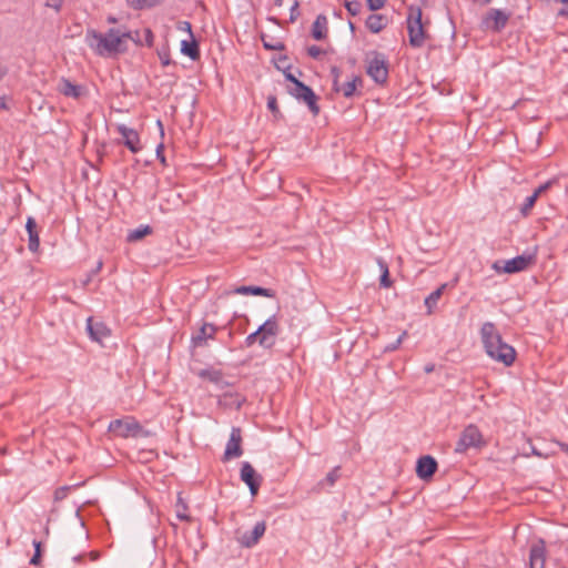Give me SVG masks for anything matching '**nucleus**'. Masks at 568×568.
<instances>
[{
    "label": "nucleus",
    "instance_id": "45",
    "mask_svg": "<svg viewBox=\"0 0 568 568\" xmlns=\"http://www.w3.org/2000/svg\"><path fill=\"white\" fill-rule=\"evenodd\" d=\"M144 41L146 45L151 47L153 44V33L150 29H144Z\"/></svg>",
    "mask_w": 568,
    "mask_h": 568
},
{
    "label": "nucleus",
    "instance_id": "23",
    "mask_svg": "<svg viewBox=\"0 0 568 568\" xmlns=\"http://www.w3.org/2000/svg\"><path fill=\"white\" fill-rule=\"evenodd\" d=\"M387 24V18L383 14L373 13L366 19V27L373 33L381 32Z\"/></svg>",
    "mask_w": 568,
    "mask_h": 568
},
{
    "label": "nucleus",
    "instance_id": "26",
    "mask_svg": "<svg viewBox=\"0 0 568 568\" xmlns=\"http://www.w3.org/2000/svg\"><path fill=\"white\" fill-rule=\"evenodd\" d=\"M362 78L354 75L351 81H347L341 85V92L345 98H352L355 94L357 84L362 85Z\"/></svg>",
    "mask_w": 568,
    "mask_h": 568
},
{
    "label": "nucleus",
    "instance_id": "7",
    "mask_svg": "<svg viewBox=\"0 0 568 568\" xmlns=\"http://www.w3.org/2000/svg\"><path fill=\"white\" fill-rule=\"evenodd\" d=\"M483 444V436L477 426L468 425L460 434L455 452L462 454L469 448L480 447Z\"/></svg>",
    "mask_w": 568,
    "mask_h": 568
},
{
    "label": "nucleus",
    "instance_id": "42",
    "mask_svg": "<svg viewBox=\"0 0 568 568\" xmlns=\"http://www.w3.org/2000/svg\"><path fill=\"white\" fill-rule=\"evenodd\" d=\"M178 29L180 31H185L190 34L191 38H193V33H192V26L189 21H180L178 23Z\"/></svg>",
    "mask_w": 568,
    "mask_h": 568
},
{
    "label": "nucleus",
    "instance_id": "53",
    "mask_svg": "<svg viewBox=\"0 0 568 568\" xmlns=\"http://www.w3.org/2000/svg\"><path fill=\"white\" fill-rule=\"evenodd\" d=\"M555 444L557 446H559L561 448L562 452H565L566 454H568V444H565V443H561V442H555Z\"/></svg>",
    "mask_w": 568,
    "mask_h": 568
},
{
    "label": "nucleus",
    "instance_id": "12",
    "mask_svg": "<svg viewBox=\"0 0 568 568\" xmlns=\"http://www.w3.org/2000/svg\"><path fill=\"white\" fill-rule=\"evenodd\" d=\"M532 255H518L511 260L504 261L503 273L513 274L518 273L526 270L529 265L534 263Z\"/></svg>",
    "mask_w": 568,
    "mask_h": 568
},
{
    "label": "nucleus",
    "instance_id": "17",
    "mask_svg": "<svg viewBox=\"0 0 568 568\" xmlns=\"http://www.w3.org/2000/svg\"><path fill=\"white\" fill-rule=\"evenodd\" d=\"M509 17L499 9H490L485 18V23L494 31H500L507 24Z\"/></svg>",
    "mask_w": 568,
    "mask_h": 568
},
{
    "label": "nucleus",
    "instance_id": "43",
    "mask_svg": "<svg viewBox=\"0 0 568 568\" xmlns=\"http://www.w3.org/2000/svg\"><path fill=\"white\" fill-rule=\"evenodd\" d=\"M258 338H260V334L257 333V331H255L246 336L245 345L247 347H251L256 341H258Z\"/></svg>",
    "mask_w": 568,
    "mask_h": 568
},
{
    "label": "nucleus",
    "instance_id": "31",
    "mask_svg": "<svg viewBox=\"0 0 568 568\" xmlns=\"http://www.w3.org/2000/svg\"><path fill=\"white\" fill-rule=\"evenodd\" d=\"M339 466L335 467L334 469H332L325 477V479L323 481H321V485H328V486H334V484L336 483V480L341 477V473H339Z\"/></svg>",
    "mask_w": 568,
    "mask_h": 568
},
{
    "label": "nucleus",
    "instance_id": "40",
    "mask_svg": "<svg viewBox=\"0 0 568 568\" xmlns=\"http://www.w3.org/2000/svg\"><path fill=\"white\" fill-rule=\"evenodd\" d=\"M324 51L317 45H311L307 48V54L313 59H318Z\"/></svg>",
    "mask_w": 568,
    "mask_h": 568
},
{
    "label": "nucleus",
    "instance_id": "14",
    "mask_svg": "<svg viewBox=\"0 0 568 568\" xmlns=\"http://www.w3.org/2000/svg\"><path fill=\"white\" fill-rule=\"evenodd\" d=\"M118 132L123 138L124 145L132 152L138 153L141 150L139 134L134 129L124 124L118 125Z\"/></svg>",
    "mask_w": 568,
    "mask_h": 568
},
{
    "label": "nucleus",
    "instance_id": "21",
    "mask_svg": "<svg viewBox=\"0 0 568 568\" xmlns=\"http://www.w3.org/2000/svg\"><path fill=\"white\" fill-rule=\"evenodd\" d=\"M59 91L65 97L78 99L82 94V87L72 83L69 79L62 78L59 83Z\"/></svg>",
    "mask_w": 568,
    "mask_h": 568
},
{
    "label": "nucleus",
    "instance_id": "52",
    "mask_svg": "<svg viewBox=\"0 0 568 568\" xmlns=\"http://www.w3.org/2000/svg\"><path fill=\"white\" fill-rule=\"evenodd\" d=\"M287 60H288V59H287V57H286V55H282V57H280V58H278V61H277V63H276V64H280V65H282V67H286V65H287Z\"/></svg>",
    "mask_w": 568,
    "mask_h": 568
},
{
    "label": "nucleus",
    "instance_id": "18",
    "mask_svg": "<svg viewBox=\"0 0 568 568\" xmlns=\"http://www.w3.org/2000/svg\"><path fill=\"white\" fill-rule=\"evenodd\" d=\"M217 327L211 323H204L199 332L192 336L194 346H203L209 338H214Z\"/></svg>",
    "mask_w": 568,
    "mask_h": 568
},
{
    "label": "nucleus",
    "instance_id": "22",
    "mask_svg": "<svg viewBox=\"0 0 568 568\" xmlns=\"http://www.w3.org/2000/svg\"><path fill=\"white\" fill-rule=\"evenodd\" d=\"M235 294H242V295H261L265 297H274L275 292L271 288H264L261 286H239L234 290Z\"/></svg>",
    "mask_w": 568,
    "mask_h": 568
},
{
    "label": "nucleus",
    "instance_id": "55",
    "mask_svg": "<svg viewBox=\"0 0 568 568\" xmlns=\"http://www.w3.org/2000/svg\"><path fill=\"white\" fill-rule=\"evenodd\" d=\"M0 109L1 110H7L8 109V104L6 102V98L4 97H0Z\"/></svg>",
    "mask_w": 568,
    "mask_h": 568
},
{
    "label": "nucleus",
    "instance_id": "6",
    "mask_svg": "<svg viewBox=\"0 0 568 568\" xmlns=\"http://www.w3.org/2000/svg\"><path fill=\"white\" fill-rule=\"evenodd\" d=\"M287 92L296 100L304 102L313 115H317L320 113V105L317 103L318 98L311 87L300 81L296 82L295 85L287 87Z\"/></svg>",
    "mask_w": 568,
    "mask_h": 568
},
{
    "label": "nucleus",
    "instance_id": "61",
    "mask_svg": "<svg viewBox=\"0 0 568 568\" xmlns=\"http://www.w3.org/2000/svg\"><path fill=\"white\" fill-rule=\"evenodd\" d=\"M407 336V332L404 331L398 338H402V342L404 341V338Z\"/></svg>",
    "mask_w": 568,
    "mask_h": 568
},
{
    "label": "nucleus",
    "instance_id": "35",
    "mask_svg": "<svg viewBox=\"0 0 568 568\" xmlns=\"http://www.w3.org/2000/svg\"><path fill=\"white\" fill-rule=\"evenodd\" d=\"M536 201L537 199L532 194L528 196L523 206L520 207V213L524 216H527L530 213L531 209L534 207Z\"/></svg>",
    "mask_w": 568,
    "mask_h": 568
},
{
    "label": "nucleus",
    "instance_id": "47",
    "mask_svg": "<svg viewBox=\"0 0 568 568\" xmlns=\"http://www.w3.org/2000/svg\"><path fill=\"white\" fill-rule=\"evenodd\" d=\"M163 149H164L163 144H159L158 145V148H156V156L160 159V161L162 163H165V158L163 155Z\"/></svg>",
    "mask_w": 568,
    "mask_h": 568
},
{
    "label": "nucleus",
    "instance_id": "5",
    "mask_svg": "<svg viewBox=\"0 0 568 568\" xmlns=\"http://www.w3.org/2000/svg\"><path fill=\"white\" fill-rule=\"evenodd\" d=\"M109 430L121 437H146L149 432L133 418L114 419L109 425Z\"/></svg>",
    "mask_w": 568,
    "mask_h": 568
},
{
    "label": "nucleus",
    "instance_id": "48",
    "mask_svg": "<svg viewBox=\"0 0 568 568\" xmlns=\"http://www.w3.org/2000/svg\"><path fill=\"white\" fill-rule=\"evenodd\" d=\"M102 261H99L97 266L94 267V270H92L90 276L88 277L85 284L91 280V276H93L94 274H97L98 272H100V270L102 268Z\"/></svg>",
    "mask_w": 568,
    "mask_h": 568
},
{
    "label": "nucleus",
    "instance_id": "41",
    "mask_svg": "<svg viewBox=\"0 0 568 568\" xmlns=\"http://www.w3.org/2000/svg\"><path fill=\"white\" fill-rule=\"evenodd\" d=\"M385 2L386 0H367V6L371 11H377L384 7Z\"/></svg>",
    "mask_w": 568,
    "mask_h": 568
},
{
    "label": "nucleus",
    "instance_id": "58",
    "mask_svg": "<svg viewBox=\"0 0 568 568\" xmlns=\"http://www.w3.org/2000/svg\"><path fill=\"white\" fill-rule=\"evenodd\" d=\"M434 371V365H427L425 366V372L426 373H432Z\"/></svg>",
    "mask_w": 568,
    "mask_h": 568
},
{
    "label": "nucleus",
    "instance_id": "56",
    "mask_svg": "<svg viewBox=\"0 0 568 568\" xmlns=\"http://www.w3.org/2000/svg\"><path fill=\"white\" fill-rule=\"evenodd\" d=\"M532 454L536 455V456H539V457H548L549 456L548 453L544 454V453L539 452L536 448H532Z\"/></svg>",
    "mask_w": 568,
    "mask_h": 568
},
{
    "label": "nucleus",
    "instance_id": "10",
    "mask_svg": "<svg viewBox=\"0 0 568 568\" xmlns=\"http://www.w3.org/2000/svg\"><path fill=\"white\" fill-rule=\"evenodd\" d=\"M240 477L248 486L251 494L255 496L260 489L262 476L256 473L248 462L242 464Z\"/></svg>",
    "mask_w": 568,
    "mask_h": 568
},
{
    "label": "nucleus",
    "instance_id": "1",
    "mask_svg": "<svg viewBox=\"0 0 568 568\" xmlns=\"http://www.w3.org/2000/svg\"><path fill=\"white\" fill-rule=\"evenodd\" d=\"M126 38H131V32H120L118 29H110L105 34L89 29L85 33L88 45L102 57L124 52Z\"/></svg>",
    "mask_w": 568,
    "mask_h": 568
},
{
    "label": "nucleus",
    "instance_id": "36",
    "mask_svg": "<svg viewBox=\"0 0 568 568\" xmlns=\"http://www.w3.org/2000/svg\"><path fill=\"white\" fill-rule=\"evenodd\" d=\"M555 183H557L556 179H551L544 184L539 185L532 193V195L538 199L541 194L548 191Z\"/></svg>",
    "mask_w": 568,
    "mask_h": 568
},
{
    "label": "nucleus",
    "instance_id": "51",
    "mask_svg": "<svg viewBox=\"0 0 568 568\" xmlns=\"http://www.w3.org/2000/svg\"><path fill=\"white\" fill-rule=\"evenodd\" d=\"M298 2L295 1L292 9H291V21H294L296 19L295 11L297 10Z\"/></svg>",
    "mask_w": 568,
    "mask_h": 568
},
{
    "label": "nucleus",
    "instance_id": "13",
    "mask_svg": "<svg viewBox=\"0 0 568 568\" xmlns=\"http://www.w3.org/2000/svg\"><path fill=\"white\" fill-rule=\"evenodd\" d=\"M437 462L434 457L426 455L417 460L416 474L420 479L430 478L437 470Z\"/></svg>",
    "mask_w": 568,
    "mask_h": 568
},
{
    "label": "nucleus",
    "instance_id": "63",
    "mask_svg": "<svg viewBox=\"0 0 568 568\" xmlns=\"http://www.w3.org/2000/svg\"><path fill=\"white\" fill-rule=\"evenodd\" d=\"M178 517H179L180 519H182V520H187V519H189V517H187V516H185V515H178Z\"/></svg>",
    "mask_w": 568,
    "mask_h": 568
},
{
    "label": "nucleus",
    "instance_id": "62",
    "mask_svg": "<svg viewBox=\"0 0 568 568\" xmlns=\"http://www.w3.org/2000/svg\"><path fill=\"white\" fill-rule=\"evenodd\" d=\"M130 39H131V40H133V41H134V42H136V43H141V39H138V37H134V38H133V37L131 36V38H130Z\"/></svg>",
    "mask_w": 568,
    "mask_h": 568
},
{
    "label": "nucleus",
    "instance_id": "11",
    "mask_svg": "<svg viewBox=\"0 0 568 568\" xmlns=\"http://www.w3.org/2000/svg\"><path fill=\"white\" fill-rule=\"evenodd\" d=\"M242 436L241 429L239 427H233L231 430V435L229 442L225 447L223 460H230L232 458H239L243 454V449L241 447Z\"/></svg>",
    "mask_w": 568,
    "mask_h": 568
},
{
    "label": "nucleus",
    "instance_id": "33",
    "mask_svg": "<svg viewBox=\"0 0 568 568\" xmlns=\"http://www.w3.org/2000/svg\"><path fill=\"white\" fill-rule=\"evenodd\" d=\"M267 108L270 109V111L273 113L274 118L275 119H280L282 118V113L278 109V105H277V100H276V97L274 95H270L267 98Z\"/></svg>",
    "mask_w": 568,
    "mask_h": 568
},
{
    "label": "nucleus",
    "instance_id": "3",
    "mask_svg": "<svg viewBox=\"0 0 568 568\" xmlns=\"http://www.w3.org/2000/svg\"><path fill=\"white\" fill-rule=\"evenodd\" d=\"M366 73L377 83L385 84L388 79V60L384 53L371 51L366 54Z\"/></svg>",
    "mask_w": 568,
    "mask_h": 568
},
{
    "label": "nucleus",
    "instance_id": "64",
    "mask_svg": "<svg viewBox=\"0 0 568 568\" xmlns=\"http://www.w3.org/2000/svg\"><path fill=\"white\" fill-rule=\"evenodd\" d=\"M108 21L111 22V23L116 22L115 18H113V17H109Z\"/></svg>",
    "mask_w": 568,
    "mask_h": 568
},
{
    "label": "nucleus",
    "instance_id": "25",
    "mask_svg": "<svg viewBox=\"0 0 568 568\" xmlns=\"http://www.w3.org/2000/svg\"><path fill=\"white\" fill-rule=\"evenodd\" d=\"M181 51L192 60H196L200 57L199 44L193 38L191 41L183 40L181 42Z\"/></svg>",
    "mask_w": 568,
    "mask_h": 568
},
{
    "label": "nucleus",
    "instance_id": "15",
    "mask_svg": "<svg viewBox=\"0 0 568 568\" xmlns=\"http://www.w3.org/2000/svg\"><path fill=\"white\" fill-rule=\"evenodd\" d=\"M87 331L92 341L102 343L104 338L109 337L111 332L108 326L102 322H95L92 317L87 321Z\"/></svg>",
    "mask_w": 568,
    "mask_h": 568
},
{
    "label": "nucleus",
    "instance_id": "44",
    "mask_svg": "<svg viewBox=\"0 0 568 568\" xmlns=\"http://www.w3.org/2000/svg\"><path fill=\"white\" fill-rule=\"evenodd\" d=\"M400 344H402V338H397L394 343L386 345L384 348V352L385 353L394 352L399 347Z\"/></svg>",
    "mask_w": 568,
    "mask_h": 568
},
{
    "label": "nucleus",
    "instance_id": "57",
    "mask_svg": "<svg viewBox=\"0 0 568 568\" xmlns=\"http://www.w3.org/2000/svg\"><path fill=\"white\" fill-rule=\"evenodd\" d=\"M558 16L560 17H568V8L567 9H560L558 12Z\"/></svg>",
    "mask_w": 568,
    "mask_h": 568
},
{
    "label": "nucleus",
    "instance_id": "9",
    "mask_svg": "<svg viewBox=\"0 0 568 568\" xmlns=\"http://www.w3.org/2000/svg\"><path fill=\"white\" fill-rule=\"evenodd\" d=\"M266 525L264 521H258L252 529V531H240L236 530V540L246 548L253 547L257 544L260 538L264 535Z\"/></svg>",
    "mask_w": 568,
    "mask_h": 568
},
{
    "label": "nucleus",
    "instance_id": "27",
    "mask_svg": "<svg viewBox=\"0 0 568 568\" xmlns=\"http://www.w3.org/2000/svg\"><path fill=\"white\" fill-rule=\"evenodd\" d=\"M152 229L149 225L140 226L128 234L129 242H135L143 239L145 235L151 234Z\"/></svg>",
    "mask_w": 568,
    "mask_h": 568
},
{
    "label": "nucleus",
    "instance_id": "28",
    "mask_svg": "<svg viewBox=\"0 0 568 568\" xmlns=\"http://www.w3.org/2000/svg\"><path fill=\"white\" fill-rule=\"evenodd\" d=\"M378 265L382 270V275L379 278L381 286L388 288L392 285V281L389 278L388 266L383 260H378Z\"/></svg>",
    "mask_w": 568,
    "mask_h": 568
},
{
    "label": "nucleus",
    "instance_id": "50",
    "mask_svg": "<svg viewBox=\"0 0 568 568\" xmlns=\"http://www.w3.org/2000/svg\"><path fill=\"white\" fill-rule=\"evenodd\" d=\"M331 73L333 75V79L339 80L341 77V70L337 67H332Z\"/></svg>",
    "mask_w": 568,
    "mask_h": 568
},
{
    "label": "nucleus",
    "instance_id": "8",
    "mask_svg": "<svg viewBox=\"0 0 568 568\" xmlns=\"http://www.w3.org/2000/svg\"><path fill=\"white\" fill-rule=\"evenodd\" d=\"M256 331L260 334L258 344L264 347H271L274 344V337L278 332V325L275 316L266 320Z\"/></svg>",
    "mask_w": 568,
    "mask_h": 568
},
{
    "label": "nucleus",
    "instance_id": "2",
    "mask_svg": "<svg viewBox=\"0 0 568 568\" xmlns=\"http://www.w3.org/2000/svg\"><path fill=\"white\" fill-rule=\"evenodd\" d=\"M481 341L486 353L493 359L510 366L515 358V348L505 343L491 322H486L480 328Z\"/></svg>",
    "mask_w": 568,
    "mask_h": 568
},
{
    "label": "nucleus",
    "instance_id": "4",
    "mask_svg": "<svg viewBox=\"0 0 568 568\" xmlns=\"http://www.w3.org/2000/svg\"><path fill=\"white\" fill-rule=\"evenodd\" d=\"M407 30L410 45L414 48H420L424 44L426 38L424 24L422 22L420 8H409V13L407 17Z\"/></svg>",
    "mask_w": 568,
    "mask_h": 568
},
{
    "label": "nucleus",
    "instance_id": "60",
    "mask_svg": "<svg viewBox=\"0 0 568 568\" xmlns=\"http://www.w3.org/2000/svg\"><path fill=\"white\" fill-rule=\"evenodd\" d=\"M283 1H284V0H274V3H275L277 7H282V6H283Z\"/></svg>",
    "mask_w": 568,
    "mask_h": 568
},
{
    "label": "nucleus",
    "instance_id": "24",
    "mask_svg": "<svg viewBox=\"0 0 568 568\" xmlns=\"http://www.w3.org/2000/svg\"><path fill=\"white\" fill-rule=\"evenodd\" d=\"M446 287L447 284H442L438 288H436L425 298V305L427 307L428 314H432L434 312V308L436 307L437 302L442 297Z\"/></svg>",
    "mask_w": 568,
    "mask_h": 568
},
{
    "label": "nucleus",
    "instance_id": "49",
    "mask_svg": "<svg viewBox=\"0 0 568 568\" xmlns=\"http://www.w3.org/2000/svg\"><path fill=\"white\" fill-rule=\"evenodd\" d=\"M503 265H504V261H496V262L493 264V268H494L497 273H503Z\"/></svg>",
    "mask_w": 568,
    "mask_h": 568
},
{
    "label": "nucleus",
    "instance_id": "46",
    "mask_svg": "<svg viewBox=\"0 0 568 568\" xmlns=\"http://www.w3.org/2000/svg\"><path fill=\"white\" fill-rule=\"evenodd\" d=\"M45 6L53 8L55 11H60V9L62 7V0H49L45 3Z\"/></svg>",
    "mask_w": 568,
    "mask_h": 568
},
{
    "label": "nucleus",
    "instance_id": "20",
    "mask_svg": "<svg viewBox=\"0 0 568 568\" xmlns=\"http://www.w3.org/2000/svg\"><path fill=\"white\" fill-rule=\"evenodd\" d=\"M26 229L29 235L28 248L31 252H37L40 245V240L37 231V222L33 217H28Z\"/></svg>",
    "mask_w": 568,
    "mask_h": 568
},
{
    "label": "nucleus",
    "instance_id": "30",
    "mask_svg": "<svg viewBox=\"0 0 568 568\" xmlns=\"http://www.w3.org/2000/svg\"><path fill=\"white\" fill-rule=\"evenodd\" d=\"M201 377H205L213 383H220L223 379V375L220 371H207L204 369L200 373Z\"/></svg>",
    "mask_w": 568,
    "mask_h": 568
},
{
    "label": "nucleus",
    "instance_id": "19",
    "mask_svg": "<svg viewBox=\"0 0 568 568\" xmlns=\"http://www.w3.org/2000/svg\"><path fill=\"white\" fill-rule=\"evenodd\" d=\"M327 18L325 14H318L312 26V37L317 40H324L327 37Z\"/></svg>",
    "mask_w": 568,
    "mask_h": 568
},
{
    "label": "nucleus",
    "instance_id": "37",
    "mask_svg": "<svg viewBox=\"0 0 568 568\" xmlns=\"http://www.w3.org/2000/svg\"><path fill=\"white\" fill-rule=\"evenodd\" d=\"M276 68L284 73L285 79L287 81H290L292 85H295L296 82H300V80L296 79L295 75L290 71L291 70V65L290 64H287L286 67H282L280 64H276Z\"/></svg>",
    "mask_w": 568,
    "mask_h": 568
},
{
    "label": "nucleus",
    "instance_id": "29",
    "mask_svg": "<svg viewBox=\"0 0 568 568\" xmlns=\"http://www.w3.org/2000/svg\"><path fill=\"white\" fill-rule=\"evenodd\" d=\"M129 6L135 10L152 8L160 3V0H126Z\"/></svg>",
    "mask_w": 568,
    "mask_h": 568
},
{
    "label": "nucleus",
    "instance_id": "34",
    "mask_svg": "<svg viewBox=\"0 0 568 568\" xmlns=\"http://www.w3.org/2000/svg\"><path fill=\"white\" fill-rule=\"evenodd\" d=\"M344 6L351 16H357L362 10V3L356 0L345 1Z\"/></svg>",
    "mask_w": 568,
    "mask_h": 568
},
{
    "label": "nucleus",
    "instance_id": "32",
    "mask_svg": "<svg viewBox=\"0 0 568 568\" xmlns=\"http://www.w3.org/2000/svg\"><path fill=\"white\" fill-rule=\"evenodd\" d=\"M32 545L34 547V554H33L32 558L30 559V564L37 566L41 561L42 544L39 540H33Z\"/></svg>",
    "mask_w": 568,
    "mask_h": 568
},
{
    "label": "nucleus",
    "instance_id": "39",
    "mask_svg": "<svg viewBox=\"0 0 568 568\" xmlns=\"http://www.w3.org/2000/svg\"><path fill=\"white\" fill-rule=\"evenodd\" d=\"M70 489H71V486H62V487L58 488L54 493V499L55 500L64 499Z\"/></svg>",
    "mask_w": 568,
    "mask_h": 568
},
{
    "label": "nucleus",
    "instance_id": "54",
    "mask_svg": "<svg viewBox=\"0 0 568 568\" xmlns=\"http://www.w3.org/2000/svg\"><path fill=\"white\" fill-rule=\"evenodd\" d=\"M341 85H342V84H339V81H338V80L333 79V90H334L335 92H341Z\"/></svg>",
    "mask_w": 568,
    "mask_h": 568
},
{
    "label": "nucleus",
    "instance_id": "16",
    "mask_svg": "<svg viewBox=\"0 0 568 568\" xmlns=\"http://www.w3.org/2000/svg\"><path fill=\"white\" fill-rule=\"evenodd\" d=\"M546 560V547L544 540H538L530 547L529 568H544Z\"/></svg>",
    "mask_w": 568,
    "mask_h": 568
},
{
    "label": "nucleus",
    "instance_id": "38",
    "mask_svg": "<svg viewBox=\"0 0 568 568\" xmlns=\"http://www.w3.org/2000/svg\"><path fill=\"white\" fill-rule=\"evenodd\" d=\"M262 41H263V45L265 49L267 50H276V51H282L285 49V45L283 42L281 41H276V42H267L265 41V39L262 37Z\"/></svg>",
    "mask_w": 568,
    "mask_h": 568
},
{
    "label": "nucleus",
    "instance_id": "59",
    "mask_svg": "<svg viewBox=\"0 0 568 568\" xmlns=\"http://www.w3.org/2000/svg\"><path fill=\"white\" fill-rule=\"evenodd\" d=\"M158 125L160 128L161 134L163 135L164 134L163 125H162V122L160 120L158 121Z\"/></svg>",
    "mask_w": 568,
    "mask_h": 568
}]
</instances>
